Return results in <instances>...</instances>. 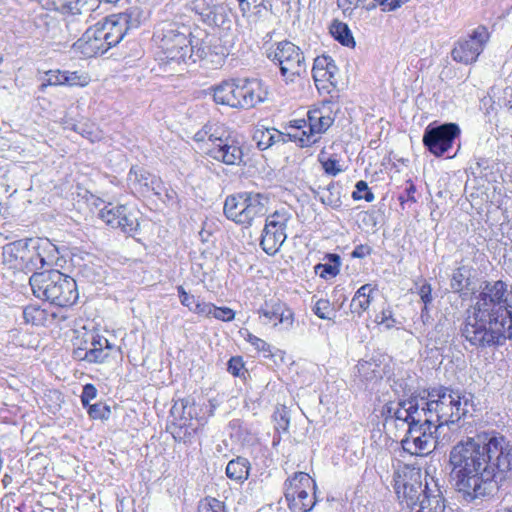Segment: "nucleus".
<instances>
[{"label":"nucleus","instance_id":"1","mask_svg":"<svg viewBox=\"0 0 512 512\" xmlns=\"http://www.w3.org/2000/svg\"><path fill=\"white\" fill-rule=\"evenodd\" d=\"M451 477L467 502L492 497L512 471V444L499 433L459 441L449 453Z\"/></svg>","mask_w":512,"mask_h":512},{"label":"nucleus","instance_id":"2","mask_svg":"<svg viewBox=\"0 0 512 512\" xmlns=\"http://www.w3.org/2000/svg\"><path fill=\"white\" fill-rule=\"evenodd\" d=\"M512 291L502 280L486 282L467 310L461 335L477 349L512 341Z\"/></svg>","mask_w":512,"mask_h":512},{"label":"nucleus","instance_id":"3","mask_svg":"<svg viewBox=\"0 0 512 512\" xmlns=\"http://www.w3.org/2000/svg\"><path fill=\"white\" fill-rule=\"evenodd\" d=\"M153 38L161 50L162 65H181L194 55L200 59L207 56L205 47L182 16L160 21L155 26Z\"/></svg>","mask_w":512,"mask_h":512},{"label":"nucleus","instance_id":"4","mask_svg":"<svg viewBox=\"0 0 512 512\" xmlns=\"http://www.w3.org/2000/svg\"><path fill=\"white\" fill-rule=\"evenodd\" d=\"M422 401L425 416L437 425L435 430L439 434L452 430L450 435L457 438L455 431L460 428V420L469 413V407L473 406V395L439 386L429 389Z\"/></svg>","mask_w":512,"mask_h":512},{"label":"nucleus","instance_id":"5","mask_svg":"<svg viewBox=\"0 0 512 512\" xmlns=\"http://www.w3.org/2000/svg\"><path fill=\"white\" fill-rule=\"evenodd\" d=\"M138 26V15L134 16V12L114 14L89 27L73 46L84 57L91 58L116 46L128 30Z\"/></svg>","mask_w":512,"mask_h":512},{"label":"nucleus","instance_id":"6","mask_svg":"<svg viewBox=\"0 0 512 512\" xmlns=\"http://www.w3.org/2000/svg\"><path fill=\"white\" fill-rule=\"evenodd\" d=\"M29 283L37 298L60 307L73 305L79 296L76 281L58 270L34 272Z\"/></svg>","mask_w":512,"mask_h":512},{"label":"nucleus","instance_id":"7","mask_svg":"<svg viewBox=\"0 0 512 512\" xmlns=\"http://www.w3.org/2000/svg\"><path fill=\"white\" fill-rule=\"evenodd\" d=\"M266 90L257 79H230L213 88L216 104L236 109H250L263 102Z\"/></svg>","mask_w":512,"mask_h":512},{"label":"nucleus","instance_id":"8","mask_svg":"<svg viewBox=\"0 0 512 512\" xmlns=\"http://www.w3.org/2000/svg\"><path fill=\"white\" fill-rule=\"evenodd\" d=\"M437 425L427 416L408 427L405 437L401 440L402 448L411 455H426L436 448H443L456 440L449 433L439 434Z\"/></svg>","mask_w":512,"mask_h":512},{"label":"nucleus","instance_id":"9","mask_svg":"<svg viewBox=\"0 0 512 512\" xmlns=\"http://www.w3.org/2000/svg\"><path fill=\"white\" fill-rule=\"evenodd\" d=\"M394 489L399 501L413 512L420 504L428 489H432L428 482L421 481L419 470L404 466L394 472Z\"/></svg>","mask_w":512,"mask_h":512},{"label":"nucleus","instance_id":"10","mask_svg":"<svg viewBox=\"0 0 512 512\" xmlns=\"http://www.w3.org/2000/svg\"><path fill=\"white\" fill-rule=\"evenodd\" d=\"M268 58L276 62L281 75L286 81H294L295 77L304 75L307 71L305 56L301 49L290 41L279 42Z\"/></svg>","mask_w":512,"mask_h":512},{"label":"nucleus","instance_id":"11","mask_svg":"<svg viewBox=\"0 0 512 512\" xmlns=\"http://www.w3.org/2000/svg\"><path fill=\"white\" fill-rule=\"evenodd\" d=\"M206 153L226 165H240L243 162L242 144L239 139L230 133L219 136L209 135L206 143Z\"/></svg>","mask_w":512,"mask_h":512},{"label":"nucleus","instance_id":"12","mask_svg":"<svg viewBox=\"0 0 512 512\" xmlns=\"http://www.w3.org/2000/svg\"><path fill=\"white\" fill-rule=\"evenodd\" d=\"M291 215L286 210L275 211L266 218L260 246L268 255L276 254L285 242L286 228Z\"/></svg>","mask_w":512,"mask_h":512},{"label":"nucleus","instance_id":"13","mask_svg":"<svg viewBox=\"0 0 512 512\" xmlns=\"http://www.w3.org/2000/svg\"><path fill=\"white\" fill-rule=\"evenodd\" d=\"M459 134L460 129L454 123H445L436 127L428 126L423 135V143L432 154L441 156L451 148Z\"/></svg>","mask_w":512,"mask_h":512},{"label":"nucleus","instance_id":"14","mask_svg":"<svg viewBox=\"0 0 512 512\" xmlns=\"http://www.w3.org/2000/svg\"><path fill=\"white\" fill-rule=\"evenodd\" d=\"M488 39L489 33L485 27L476 28L467 39L457 42L451 52L452 58L464 64L473 63L483 51Z\"/></svg>","mask_w":512,"mask_h":512},{"label":"nucleus","instance_id":"15","mask_svg":"<svg viewBox=\"0 0 512 512\" xmlns=\"http://www.w3.org/2000/svg\"><path fill=\"white\" fill-rule=\"evenodd\" d=\"M334 118L328 112L326 104L314 107L307 112V132H301V147H309L319 140V135L325 133L333 124Z\"/></svg>","mask_w":512,"mask_h":512},{"label":"nucleus","instance_id":"16","mask_svg":"<svg viewBox=\"0 0 512 512\" xmlns=\"http://www.w3.org/2000/svg\"><path fill=\"white\" fill-rule=\"evenodd\" d=\"M85 343L87 347L75 348L73 356L77 360L89 363L105 362L114 348L105 337L95 333H86Z\"/></svg>","mask_w":512,"mask_h":512},{"label":"nucleus","instance_id":"17","mask_svg":"<svg viewBox=\"0 0 512 512\" xmlns=\"http://www.w3.org/2000/svg\"><path fill=\"white\" fill-rule=\"evenodd\" d=\"M100 218L112 228L120 229L131 235L139 227L138 218L125 205H105L99 212Z\"/></svg>","mask_w":512,"mask_h":512},{"label":"nucleus","instance_id":"18","mask_svg":"<svg viewBox=\"0 0 512 512\" xmlns=\"http://www.w3.org/2000/svg\"><path fill=\"white\" fill-rule=\"evenodd\" d=\"M259 317L265 318V323L281 325L284 330H290L294 325V313L279 299L266 300L257 310Z\"/></svg>","mask_w":512,"mask_h":512},{"label":"nucleus","instance_id":"19","mask_svg":"<svg viewBox=\"0 0 512 512\" xmlns=\"http://www.w3.org/2000/svg\"><path fill=\"white\" fill-rule=\"evenodd\" d=\"M425 416L422 396H411L408 399L400 400L393 410L392 419L408 424V427L415 422L421 421Z\"/></svg>","mask_w":512,"mask_h":512},{"label":"nucleus","instance_id":"20","mask_svg":"<svg viewBox=\"0 0 512 512\" xmlns=\"http://www.w3.org/2000/svg\"><path fill=\"white\" fill-rule=\"evenodd\" d=\"M128 183L135 192L141 194L153 191L155 195H160V190L164 188V184L159 177L142 168H131L128 174Z\"/></svg>","mask_w":512,"mask_h":512},{"label":"nucleus","instance_id":"21","mask_svg":"<svg viewBox=\"0 0 512 512\" xmlns=\"http://www.w3.org/2000/svg\"><path fill=\"white\" fill-rule=\"evenodd\" d=\"M268 198L260 193H247L245 209L239 217L240 224L250 226L254 219L262 217L267 212Z\"/></svg>","mask_w":512,"mask_h":512},{"label":"nucleus","instance_id":"22","mask_svg":"<svg viewBox=\"0 0 512 512\" xmlns=\"http://www.w3.org/2000/svg\"><path fill=\"white\" fill-rule=\"evenodd\" d=\"M314 488L315 483L307 473L297 472L285 482V499L287 502H293L298 492Z\"/></svg>","mask_w":512,"mask_h":512},{"label":"nucleus","instance_id":"23","mask_svg":"<svg viewBox=\"0 0 512 512\" xmlns=\"http://www.w3.org/2000/svg\"><path fill=\"white\" fill-rule=\"evenodd\" d=\"M413 512H445L444 498L436 483L428 489Z\"/></svg>","mask_w":512,"mask_h":512},{"label":"nucleus","instance_id":"24","mask_svg":"<svg viewBox=\"0 0 512 512\" xmlns=\"http://www.w3.org/2000/svg\"><path fill=\"white\" fill-rule=\"evenodd\" d=\"M39 248H52V244L48 239L43 238H29L24 240V247L21 249L19 262L15 264V269L28 271V266L31 263V255L34 249Z\"/></svg>","mask_w":512,"mask_h":512},{"label":"nucleus","instance_id":"25","mask_svg":"<svg viewBox=\"0 0 512 512\" xmlns=\"http://www.w3.org/2000/svg\"><path fill=\"white\" fill-rule=\"evenodd\" d=\"M337 66L330 56H319L315 58L312 76L315 82L319 81H332L337 72Z\"/></svg>","mask_w":512,"mask_h":512},{"label":"nucleus","instance_id":"26","mask_svg":"<svg viewBox=\"0 0 512 512\" xmlns=\"http://www.w3.org/2000/svg\"><path fill=\"white\" fill-rule=\"evenodd\" d=\"M248 192L230 195L224 202V214L226 217L237 224H240L239 217L242 216L245 209V202Z\"/></svg>","mask_w":512,"mask_h":512},{"label":"nucleus","instance_id":"27","mask_svg":"<svg viewBox=\"0 0 512 512\" xmlns=\"http://www.w3.org/2000/svg\"><path fill=\"white\" fill-rule=\"evenodd\" d=\"M373 288L370 284L361 286L355 293L350 303V312L353 317L358 318L369 308L371 304V296Z\"/></svg>","mask_w":512,"mask_h":512},{"label":"nucleus","instance_id":"28","mask_svg":"<svg viewBox=\"0 0 512 512\" xmlns=\"http://www.w3.org/2000/svg\"><path fill=\"white\" fill-rule=\"evenodd\" d=\"M250 463L244 457H237L228 462L226 475L229 479L242 483L249 477Z\"/></svg>","mask_w":512,"mask_h":512},{"label":"nucleus","instance_id":"29","mask_svg":"<svg viewBox=\"0 0 512 512\" xmlns=\"http://www.w3.org/2000/svg\"><path fill=\"white\" fill-rule=\"evenodd\" d=\"M200 14L205 17V21L217 27H227L231 23L230 12L224 5H215Z\"/></svg>","mask_w":512,"mask_h":512},{"label":"nucleus","instance_id":"30","mask_svg":"<svg viewBox=\"0 0 512 512\" xmlns=\"http://www.w3.org/2000/svg\"><path fill=\"white\" fill-rule=\"evenodd\" d=\"M316 194L325 205L332 208L341 206V187L337 183L331 182L324 188L319 187Z\"/></svg>","mask_w":512,"mask_h":512},{"label":"nucleus","instance_id":"31","mask_svg":"<svg viewBox=\"0 0 512 512\" xmlns=\"http://www.w3.org/2000/svg\"><path fill=\"white\" fill-rule=\"evenodd\" d=\"M331 35L344 46L351 47L355 45L354 37L350 28L344 22L334 20L330 26Z\"/></svg>","mask_w":512,"mask_h":512},{"label":"nucleus","instance_id":"32","mask_svg":"<svg viewBox=\"0 0 512 512\" xmlns=\"http://www.w3.org/2000/svg\"><path fill=\"white\" fill-rule=\"evenodd\" d=\"M309 490L310 489L301 490L298 492V495L294 497L293 502H287L292 512H308L314 507L316 497L315 495H309Z\"/></svg>","mask_w":512,"mask_h":512},{"label":"nucleus","instance_id":"33","mask_svg":"<svg viewBox=\"0 0 512 512\" xmlns=\"http://www.w3.org/2000/svg\"><path fill=\"white\" fill-rule=\"evenodd\" d=\"M470 277L471 270L466 266H461L454 270L450 281V287L453 292L460 293L464 289H468L470 286Z\"/></svg>","mask_w":512,"mask_h":512},{"label":"nucleus","instance_id":"34","mask_svg":"<svg viewBox=\"0 0 512 512\" xmlns=\"http://www.w3.org/2000/svg\"><path fill=\"white\" fill-rule=\"evenodd\" d=\"M49 314L46 310L40 308L38 305H28L23 309V317L26 323L40 326L45 325L48 321Z\"/></svg>","mask_w":512,"mask_h":512},{"label":"nucleus","instance_id":"35","mask_svg":"<svg viewBox=\"0 0 512 512\" xmlns=\"http://www.w3.org/2000/svg\"><path fill=\"white\" fill-rule=\"evenodd\" d=\"M22 247H24V240L14 241L5 245L2 251L4 262L10 267L15 268V264L19 262Z\"/></svg>","mask_w":512,"mask_h":512},{"label":"nucleus","instance_id":"36","mask_svg":"<svg viewBox=\"0 0 512 512\" xmlns=\"http://www.w3.org/2000/svg\"><path fill=\"white\" fill-rule=\"evenodd\" d=\"M358 375L365 381L381 378L380 367L375 362L360 361L357 366Z\"/></svg>","mask_w":512,"mask_h":512},{"label":"nucleus","instance_id":"37","mask_svg":"<svg viewBox=\"0 0 512 512\" xmlns=\"http://www.w3.org/2000/svg\"><path fill=\"white\" fill-rule=\"evenodd\" d=\"M63 86H80L84 87L89 84L90 78L86 73H80L77 71H64Z\"/></svg>","mask_w":512,"mask_h":512},{"label":"nucleus","instance_id":"38","mask_svg":"<svg viewBox=\"0 0 512 512\" xmlns=\"http://www.w3.org/2000/svg\"><path fill=\"white\" fill-rule=\"evenodd\" d=\"M238 2L243 16L261 15L263 11L267 10L265 0H238Z\"/></svg>","mask_w":512,"mask_h":512},{"label":"nucleus","instance_id":"39","mask_svg":"<svg viewBox=\"0 0 512 512\" xmlns=\"http://www.w3.org/2000/svg\"><path fill=\"white\" fill-rule=\"evenodd\" d=\"M55 250V247L52 245V248H39L34 249L33 255H31V263L28 266V271H34L43 268L47 262V253H50Z\"/></svg>","mask_w":512,"mask_h":512},{"label":"nucleus","instance_id":"40","mask_svg":"<svg viewBox=\"0 0 512 512\" xmlns=\"http://www.w3.org/2000/svg\"><path fill=\"white\" fill-rule=\"evenodd\" d=\"M62 78H64V71L59 69L46 71L38 90L43 93L48 86H63Z\"/></svg>","mask_w":512,"mask_h":512},{"label":"nucleus","instance_id":"41","mask_svg":"<svg viewBox=\"0 0 512 512\" xmlns=\"http://www.w3.org/2000/svg\"><path fill=\"white\" fill-rule=\"evenodd\" d=\"M43 7L49 10L70 13L74 15L75 0H39Z\"/></svg>","mask_w":512,"mask_h":512},{"label":"nucleus","instance_id":"42","mask_svg":"<svg viewBox=\"0 0 512 512\" xmlns=\"http://www.w3.org/2000/svg\"><path fill=\"white\" fill-rule=\"evenodd\" d=\"M291 131L287 133V136L291 141L297 142L301 146V132H307V119H295L290 121Z\"/></svg>","mask_w":512,"mask_h":512},{"label":"nucleus","instance_id":"43","mask_svg":"<svg viewBox=\"0 0 512 512\" xmlns=\"http://www.w3.org/2000/svg\"><path fill=\"white\" fill-rule=\"evenodd\" d=\"M318 160L326 174L336 176L342 172V168L340 167L338 160L335 158L326 157V153L324 151H321L318 156Z\"/></svg>","mask_w":512,"mask_h":512},{"label":"nucleus","instance_id":"44","mask_svg":"<svg viewBox=\"0 0 512 512\" xmlns=\"http://www.w3.org/2000/svg\"><path fill=\"white\" fill-rule=\"evenodd\" d=\"M101 5V0H75L74 2V15L83 12H93Z\"/></svg>","mask_w":512,"mask_h":512},{"label":"nucleus","instance_id":"45","mask_svg":"<svg viewBox=\"0 0 512 512\" xmlns=\"http://www.w3.org/2000/svg\"><path fill=\"white\" fill-rule=\"evenodd\" d=\"M355 187L356 190L352 193V198L354 200L365 199L367 202H372L374 200V194L371 191H369L368 185L365 181H358Z\"/></svg>","mask_w":512,"mask_h":512},{"label":"nucleus","instance_id":"46","mask_svg":"<svg viewBox=\"0 0 512 512\" xmlns=\"http://www.w3.org/2000/svg\"><path fill=\"white\" fill-rule=\"evenodd\" d=\"M199 512H225V508L218 499L205 498L199 505Z\"/></svg>","mask_w":512,"mask_h":512},{"label":"nucleus","instance_id":"47","mask_svg":"<svg viewBox=\"0 0 512 512\" xmlns=\"http://www.w3.org/2000/svg\"><path fill=\"white\" fill-rule=\"evenodd\" d=\"M253 139L256 141L260 150H265L271 146V132H269V129L256 130Z\"/></svg>","mask_w":512,"mask_h":512},{"label":"nucleus","instance_id":"48","mask_svg":"<svg viewBox=\"0 0 512 512\" xmlns=\"http://www.w3.org/2000/svg\"><path fill=\"white\" fill-rule=\"evenodd\" d=\"M375 321L386 330L394 328L399 323L393 318L391 310H383L376 316Z\"/></svg>","mask_w":512,"mask_h":512},{"label":"nucleus","instance_id":"49","mask_svg":"<svg viewBox=\"0 0 512 512\" xmlns=\"http://www.w3.org/2000/svg\"><path fill=\"white\" fill-rule=\"evenodd\" d=\"M210 317H214L215 319L221 321L229 322L234 319L235 313L232 309L228 307H216L214 305Z\"/></svg>","mask_w":512,"mask_h":512},{"label":"nucleus","instance_id":"50","mask_svg":"<svg viewBox=\"0 0 512 512\" xmlns=\"http://www.w3.org/2000/svg\"><path fill=\"white\" fill-rule=\"evenodd\" d=\"M314 313L321 319H330V312L332 311L331 304L327 299H319L313 309Z\"/></svg>","mask_w":512,"mask_h":512},{"label":"nucleus","instance_id":"51","mask_svg":"<svg viewBox=\"0 0 512 512\" xmlns=\"http://www.w3.org/2000/svg\"><path fill=\"white\" fill-rule=\"evenodd\" d=\"M315 273L322 278L335 277L339 273V268L330 264H317Z\"/></svg>","mask_w":512,"mask_h":512},{"label":"nucleus","instance_id":"52","mask_svg":"<svg viewBox=\"0 0 512 512\" xmlns=\"http://www.w3.org/2000/svg\"><path fill=\"white\" fill-rule=\"evenodd\" d=\"M177 291L182 305L191 311L198 299L194 295L188 294L182 286H179Z\"/></svg>","mask_w":512,"mask_h":512},{"label":"nucleus","instance_id":"53","mask_svg":"<svg viewBox=\"0 0 512 512\" xmlns=\"http://www.w3.org/2000/svg\"><path fill=\"white\" fill-rule=\"evenodd\" d=\"M247 341L251 343L258 351L271 353L270 345L266 343L264 340L258 338L257 336L248 333Z\"/></svg>","mask_w":512,"mask_h":512},{"label":"nucleus","instance_id":"54","mask_svg":"<svg viewBox=\"0 0 512 512\" xmlns=\"http://www.w3.org/2000/svg\"><path fill=\"white\" fill-rule=\"evenodd\" d=\"M97 395V390L92 384H87L83 388L81 395V401L83 406H88L89 402L94 399Z\"/></svg>","mask_w":512,"mask_h":512},{"label":"nucleus","instance_id":"55","mask_svg":"<svg viewBox=\"0 0 512 512\" xmlns=\"http://www.w3.org/2000/svg\"><path fill=\"white\" fill-rule=\"evenodd\" d=\"M88 413L94 419L105 417V413H109V409L101 404L88 405Z\"/></svg>","mask_w":512,"mask_h":512},{"label":"nucleus","instance_id":"56","mask_svg":"<svg viewBox=\"0 0 512 512\" xmlns=\"http://www.w3.org/2000/svg\"><path fill=\"white\" fill-rule=\"evenodd\" d=\"M213 306L214 305L211 303L200 302L197 300L191 311L199 315L210 317Z\"/></svg>","mask_w":512,"mask_h":512},{"label":"nucleus","instance_id":"57","mask_svg":"<svg viewBox=\"0 0 512 512\" xmlns=\"http://www.w3.org/2000/svg\"><path fill=\"white\" fill-rule=\"evenodd\" d=\"M418 294H419L421 300L423 301V303L425 304L424 309H426L427 308V304L431 303V301H432V288H431V285L428 284V283H424L419 288Z\"/></svg>","mask_w":512,"mask_h":512},{"label":"nucleus","instance_id":"58","mask_svg":"<svg viewBox=\"0 0 512 512\" xmlns=\"http://www.w3.org/2000/svg\"><path fill=\"white\" fill-rule=\"evenodd\" d=\"M243 368L244 364L239 357H233L228 362V371L234 376H239Z\"/></svg>","mask_w":512,"mask_h":512},{"label":"nucleus","instance_id":"59","mask_svg":"<svg viewBox=\"0 0 512 512\" xmlns=\"http://www.w3.org/2000/svg\"><path fill=\"white\" fill-rule=\"evenodd\" d=\"M374 2L379 5L384 12L393 11L401 6L400 0H374Z\"/></svg>","mask_w":512,"mask_h":512},{"label":"nucleus","instance_id":"60","mask_svg":"<svg viewBox=\"0 0 512 512\" xmlns=\"http://www.w3.org/2000/svg\"><path fill=\"white\" fill-rule=\"evenodd\" d=\"M499 104L508 110H512V87L503 90L502 96L499 98Z\"/></svg>","mask_w":512,"mask_h":512},{"label":"nucleus","instance_id":"61","mask_svg":"<svg viewBox=\"0 0 512 512\" xmlns=\"http://www.w3.org/2000/svg\"><path fill=\"white\" fill-rule=\"evenodd\" d=\"M162 193H164V198H163V201L168 203V204H176L177 201H178V195H177V192L172 189V188H167L164 186V188H162L160 190V195H162Z\"/></svg>","mask_w":512,"mask_h":512},{"label":"nucleus","instance_id":"62","mask_svg":"<svg viewBox=\"0 0 512 512\" xmlns=\"http://www.w3.org/2000/svg\"><path fill=\"white\" fill-rule=\"evenodd\" d=\"M371 251L372 249L370 246L361 244L355 247L352 252V256L354 258H364L367 255H370Z\"/></svg>","mask_w":512,"mask_h":512},{"label":"nucleus","instance_id":"63","mask_svg":"<svg viewBox=\"0 0 512 512\" xmlns=\"http://www.w3.org/2000/svg\"><path fill=\"white\" fill-rule=\"evenodd\" d=\"M279 420H277V429L286 431L289 426V418L285 412L279 413Z\"/></svg>","mask_w":512,"mask_h":512},{"label":"nucleus","instance_id":"64","mask_svg":"<svg viewBox=\"0 0 512 512\" xmlns=\"http://www.w3.org/2000/svg\"><path fill=\"white\" fill-rule=\"evenodd\" d=\"M338 6L344 11L350 9L352 6H358L361 0H337Z\"/></svg>","mask_w":512,"mask_h":512}]
</instances>
